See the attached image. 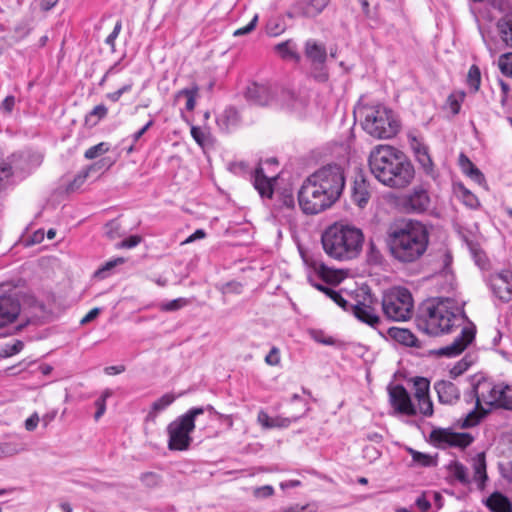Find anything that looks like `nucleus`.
Instances as JSON below:
<instances>
[{
  "label": "nucleus",
  "mask_w": 512,
  "mask_h": 512,
  "mask_svg": "<svg viewBox=\"0 0 512 512\" xmlns=\"http://www.w3.org/2000/svg\"><path fill=\"white\" fill-rule=\"evenodd\" d=\"M346 184L344 168L327 164L308 176L298 191V203L307 215L319 214L332 207L341 197Z\"/></svg>",
  "instance_id": "1"
},
{
  "label": "nucleus",
  "mask_w": 512,
  "mask_h": 512,
  "mask_svg": "<svg viewBox=\"0 0 512 512\" xmlns=\"http://www.w3.org/2000/svg\"><path fill=\"white\" fill-rule=\"evenodd\" d=\"M465 301L452 297H434L427 300L416 317L417 328L427 335L448 334L468 320Z\"/></svg>",
  "instance_id": "2"
},
{
  "label": "nucleus",
  "mask_w": 512,
  "mask_h": 512,
  "mask_svg": "<svg viewBox=\"0 0 512 512\" xmlns=\"http://www.w3.org/2000/svg\"><path fill=\"white\" fill-rule=\"evenodd\" d=\"M368 166L373 176L390 188H405L415 176V169L408 157L390 145H377L369 154Z\"/></svg>",
  "instance_id": "3"
},
{
  "label": "nucleus",
  "mask_w": 512,
  "mask_h": 512,
  "mask_svg": "<svg viewBox=\"0 0 512 512\" xmlns=\"http://www.w3.org/2000/svg\"><path fill=\"white\" fill-rule=\"evenodd\" d=\"M430 234L422 222L402 221L387 232V246L391 257L401 264L417 262L426 253Z\"/></svg>",
  "instance_id": "4"
},
{
  "label": "nucleus",
  "mask_w": 512,
  "mask_h": 512,
  "mask_svg": "<svg viewBox=\"0 0 512 512\" xmlns=\"http://www.w3.org/2000/svg\"><path fill=\"white\" fill-rule=\"evenodd\" d=\"M468 389L464 390V401L474 404L461 423L462 428L476 426L492 407H497L501 383H495L482 374H474L466 378Z\"/></svg>",
  "instance_id": "5"
},
{
  "label": "nucleus",
  "mask_w": 512,
  "mask_h": 512,
  "mask_svg": "<svg viewBox=\"0 0 512 512\" xmlns=\"http://www.w3.org/2000/svg\"><path fill=\"white\" fill-rule=\"evenodd\" d=\"M364 241L360 229L348 225L334 224L328 227L321 237L325 253L339 261H348L356 258Z\"/></svg>",
  "instance_id": "6"
},
{
  "label": "nucleus",
  "mask_w": 512,
  "mask_h": 512,
  "mask_svg": "<svg viewBox=\"0 0 512 512\" xmlns=\"http://www.w3.org/2000/svg\"><path fill=\"white\" fill-rule=\"evenodd\" d=\"M205 412L210 415H220L210 404L206 406L192 407L167 426V434L169 437L168 448L170 450L186 451L189 449L192 442L190 433L195 429V421Z\"/></svg>",
  "instance_id": "7"
},
{
  "label": "nucleus",
  "mask_w": 512,
  "mask_h": 512,
  "mask_svg": "<svg viewBox=\"0 0 512 512\" xmlns=\"http://www.w3.org/2000/svg\"><path fill=\"white\" fill-rule=\"evenodd\" d=\"M363 129L372 137L389 139L399 131V121L393 111L383 105L366 107L364 109Z\"/></svg>",
  "instance_id": "8"
},
{
  "label": "nucleus",
  "mask_w": 512,
  "mask_h": 512,
  "mask_svg": "<svg viewBox=\"0 0 512 512\" xmlns=\"http://www.w3.org/2000/svg\"><path fill=\"white\" fill-rule=\"evenodd\" d=\"M382 311L387 319L401 322L408 320L412 315L413 298L408 289L394 287L383 293Z\"/></svg>",
  "instance_id": "9"
},
{
  "label": "nucleus",
  "mask_w": 512,
  "mask_h": 512,
  "mask_svg": "<svg viewBox=\"0 0 512 512\" xmlns=\"http://www.w3.org/2000/svg\"><path fill=\"white\" fill-rule=\"evenodd\" d=\"M471 467L473 476H469L468 468L461 462L451 461L447 470L454 479L463 486H469L474 483L477 489L483 491L488 481L486 455L484 452L477 453L471 458Z\"/></svg>",
  "instance_id": "10"
},
{
  "label": "nucleus",
  "mask_w": 512,
  "mask_h": 512,
  "mask_svg": "<svg viewBox=\"0 0 512 512\" xmlns=\"http://www.w3.org/2000/svg\"><path fill=\"white\" fill-rule=\"evenodd\" d=\"M474 441L470 433H456L450 429L436 428L430 433V442L439 449L448 447L466 448Z\"/></svg>",
  "instance_id": "11"
},
{
  "label": "nucleus",
  "mask_w": 512,
  "mask_h": 512,
  "mask_svg": "<svg viewBox=\"0 0 512 512\" xmlns=\"http://www.w3.org/2000/svg\"><path fill=\"white\" fill-rule=\"evenodd\" d=\"M476 326L468 318L461 326L460 334L448 345L441 347L437 354L446 357H455L460 355L475 339Z\"/></svg>",
  "instance_id": "12"
},
{
  "label": "nucleus",
  "mask_w": 512,
  "mask_h": 512,
  "mask_svg": "<svg viewBox=\"0 0 512 512\" xmlns=\"http://www.w3.org/2000/svg\"><path fill=\"white\" fill-rule=\"evenodd\" d=\"M476 326L468 318L461 326L460 334L448 345L441 347L437 354L446 357H455L460 355L475 339Z\"/></svg>",
  "instance_id": "13"
},
{
  "label": "nucleus",
  "mask_w": 512,
  "mask_h": 512,
  "mask_svg": "<svg viewBox=\"0 0 512 512\" xmlns=\"http://www.w3.org/2000/svg\"><path fill=\"white\" fill-rule=\"evenodd\" d=\"M476 326L468 318L461 326L460 334L448 345L441 347L437 354L446 357H455L460 355L475 339Z\"/></svg>",
  "instance_id": "14"
},
{
  "label": "nucleus",
  "mask_w": 512,
  "mask_h": 512,
  "mask_svg": "<svg viewBox=\"0 0 512 512\" xmlns=\"http://www.w3.org/2000/svg\"><path fill=\"white\" fill-rule=\"evenodd\" d=\"M339 307L346 312H351L359 321L369 325L372 328H377L381 323L379 315L376 313L375 308L365 303L357 301L350 303L344 299L340 294V298L334 301Z\"/></svg>",
  "instance_id": "15"
},
{
  "label": "nucleus",
  "mask_w": 512,
  "mask_h": 512,
  "mask_svg": "<svg viewBox=\"0 0 512 512\" xmlns=\"http://www.w3.org/2000/svg\"><path fill=\"white\" fill-rule=\"evenodd\" d=\"M339 307L346 312H351L359 321L369 325L372 328H377L381 323L379 315L376 313L375 308L365 303L357 301L350 303L344 299L340 294V298L334 301Z\"/></svg>",
  "instance_id": "16"
},
{
  "label": "nucleus",
  "mask_w": 512,
  "mask_h": 512,
  "mask_svg": "<svg viewBox=\"0 0 512 512\" xmlns=\"http://www.w3.org/2000/svg\"><path fill=\"white\" fill-rule=\"evenodd\" d=\"M433 387L441 404L454 405L460 399L461 390L468 389V383L466 379L457 382L452 379H441L437 380Z\"/></svg>",
  "instance_id": "17"
},
{
  "label": "nucleus",
  "mask_w": 512,
  "mask_h": 512,
  "mask_svg": "<svg viewBox=\"0 0 512 512\" xmlns=\"http://www.w3.org/2000/svg\"><path fill=\"white\" fill-rule=\"evenodd\" d=\"M314 270L315 273L308 276V282L324 294L330 286H336L342 281V276L337 270H332L323 263H314Z\"/></svg>",
  "instance_id": "18"
},
{
  "label": "nucleus",
  "mask_w": 512,
  "mask_h": 512,
  "mask_svg": "<svg viewBox=\"0 0 512 512\" xmlns=\"http://www.w3.org/2000/svg\"><path fill=\"white\" fill-rule=\"evenodd\" d=\"M430 202L427 190L415 187L400 198L399 205L406 213L421 214L428 210Z\"/></svg>",
  "instance_id": "19"
},
{
  "label": "nucleus",
  "mask_w": 512,
  "mask_h": 512,
  "mask_svg": "<svg viewBox=\"0 0 512 512\" xmlns=\"http://www.w3.org/2000/svg\"><path fill=\"white\" fill-rule=\"evenodd\" d=\"M278 92V86L271 84H250L245 93L246 99L258 106H273L278 104V100H275V94Z\"/></svg>",
  "instance_id": "20"
},
{
  "label": "nucleus",
  "mask_w": 512,
  "mask_h": 512,
  "mask_svg": "<svg viewBox=\"0 0 512 512\" xmlns=\"http://www.w3.org/2000/svg\"><path fill=\"white\" fill-rule=\"evenodd\" d=\"M389 402L396 413L415 416L417 409L413 404L410 394L401 384L389 385L388 388Z\"/></svg>",
  "instance_id": "21"
},
{
  "label": "nucleus",
  "mask_w": 512,
  "mask_h": 512,
  "mask_svg": "<svg viewBox=\"0 0 512 512\" xmlns=\"http://www.w3.org/2000/svg\"><path fill=\"white\" fill-rule=\"evenodd\" d=\"M304 48L306 58L311 62L315 69H319V73L315 74L314 77L318 81H326L328 75L323 71V67L327 59L325 45L318 43L314 39H308L305 42Z\"/></svg>",
  "instance_id": "22"
},
{
  "label": "nucleus",
  "mask_w": 512,
  "mask_h": 512,
  "mask_svg": "<svg viewBox=\"0 0 512 512\" xmlns=\"http://www.w3.org/2000/svg\"><path fill=\"white\" fill-rule=\"evenodd\" d=\"M330 0H297L287 12L289 18H315L329 5Z\"/></svg>",
  "instance_id": "23"
},
{
  "label": "nucleus",
  "mask_w": 512,
  "mask_h": 512,
  "mask_svg": "<svg viewBox=\"0 0 512 512\" xmlns=\"http://www.w3.org/2000/svg\"><path fill=\"white\" fill-rule=\"evenodd\" d=\"M489 285L493 294L502 302L512 300V272L502 270L490 276Z\"/></svg>",
  "instance_id": "24"
},
{
  "label": "nucleus",
  "mask_w": 512,
  "mask_h": 512,
  "mask_svg": "<svg viewBox=\"0 0 512 512\" xmlns=\"http://www.w3.org/2000/svg\"><path fill=\"white\" fill-rule=\"evenodd\" d=\"M20 312V303L13 293L3 291L0 287V327L13 322Z\"/></svg>",
  "instance_id": "25"
},
{
  "label": "nucleus",
  "mask_w": 512,
  "mask_h": 512,
  "mask_svg": "<svg viewBox=\"0 0 512 512\" xmlns=\"http://www.w3.org/2000/svg\"><path fill=\"white\" fill-rule=\"evenodd\" d=\"M371 197V187L366 176L362 171H359L352 182L351 186V199L352 201L363 208L367 205Z\"/></svg>",
  "instance_id": "26"
},
{
  "label": "nucleus",
  "mask_w": 512,
  "mask_h": 512,
  "mask_svg": "<svg viewBox=\"0 0 512 512\" xmlns=\"http://www.w3.org/2000/svg\"><path fill=\"white\" fill-rule=\"evenodd\" d=\"M410 147L413 151L416 161L423 169L425 174L434 177V163L429 154V148L417 137H410Z\"/></svg>",
  "instance_id": "27"
},
{
  "label": "nucleus",
  "mask_w": 512,
  "mask_h": 512,
  "mask_svg": "<svg viewBox=\"0 0 512 512\" xmlns=\"http://www.w3.org/2000/svg\"><path fill=\"white\" fill-rule=\"evenodd\" d=\"M253 185L262 198H271L273 195V185L271 178H268L262 167H257L253 174Z\"/></svg>",
  "instance_id": "28"
},
{
  "label": "nucleus",
  "mask_w": 512,
  "mask_h": 512,
  "mask_svg": "<svg viewBox=\"0 0 512 512\" xmlns=\"http://www.w3.org/2000/svg\"><path fill=\"white\" fill-rule=\"evenodd\" d=\"M484 504L491 512H512L511 501L501 492H493Z\"/></svg>",
  "instance_id": "29"
},
{
  "label": "nucleus",
  "mask_w": 512,
  "mask_h": 512,
  "mask_svg": "<svg viewBox=\"0 0 512 512\" xmlns=\"http://www.w3.org/2000/svg\"><path fill=\"white\" fill-rule=\"evenodd\" d=\"M239 114L233 107L226 108L222 113L216 117V123L219 129L223 132H229L235 128L239 123Z\"/></svg>",
  "instance_id": "30"
},
{
  "label": "nucleus",
  "mask_w": 512,
  "mask_h": 512,
  "mask_svg": "<svg viewBox=\"0 0 512 512\" xmlns=\"http://www.w3.org/2000/svg\"><path fill=\"white\" fill-rule=\"evenodd\" d=\"M389 336L400 344L408 347H418V339L408 329L391 327L388 329Z\"/></svg>",
  "instance_id": "31"
},
{
  "label": "nucleus",
  "mask_w": 512,
  "mask_h": 512,
  "mask_svg": "<svg viewBox=\"0 0 512 512\" xmlns=\"http://www.w3.org/2000/svg\"><path fill=\"white\" fill-rule=\"evenodd\" d=\"M275 50L284 60H292L296 63H299L301 60V56L297 51V45L291 39L277 44Z\"/></svg>",
  "instance_id": "32"
},
{
  "label": "nucleus",
  "mask_w": 512,
  "mask_h": 512,
  "mask_svg": "<svg viewBox=\"0 0 512 512\" xmlns=\"http://www.w3.org/2000/svg\"><path fill=\"white\" fill-rule=\"evenodd\" d=\"M406 450L412 457L411 466L433 467L437 465L436 459L430 454L419 452L411 447H407Z\"/></svg>",
  "instance_id": "33"
},
{
  "label": "nucleus",
  "mask_w": 512,
  "mask_h": 512,
  "mask_svg": "<svg viewBox=\"0 0 512 512\" xmlns=\"http://www.w3.org/2000/svg\"><path fill=\"white\" fill-rule=\"evenodd\" d=\"M275 100H278V104H274L275 107L294 109L296 108L297 98L295 94L288 89L278 87V92L275 94Z\"/></svg>",
  "instance_id": "34"
},
{
  "label": "nucleus",
  "mask_w": 512,
  "mask_h": 512,
  "mask_svg": "<svg viewBox=\"0 0 512 512\" xmlns=\"http://www.w3.org/2000/svg\"><path fill=\"white\" fill-rule=\"evenodd\" d=\"M497 31L505 46L512 47V17H504L497 22Z\"/></svg>",
  "instance_id": "35"
},
{
  "label": "nucleus",
  "mask_w": 512,
  "mask_h": 512,
  "mask_svg": "<svg viewBox=\"0 0 512 512\" xmlns=\"http://www.w3.org/2000/svg\"><path fill=\"white\" fill-rule=\"evenodd\" d=\"M175 401V396L171 393L164 394L159 399L154 401L151 406V410L147 415L148 419L154 418L160 411L165 410Z\"/></svg>",
  "instance_id": "36"
},
{
  "label": "nucleus",
  "mask_w": 512,
  "mask_h": 512,
  "mask_svg": "<svg viewBox=\"0 0 512 512\" xmlns=\"http://www.w3.org/2000/svg\"><path fill=\"white\" fill-rule=\"evenodd\" d=\"M498 398L497 407L512 410V387L501 383Z\"/></svg>",
  "instance_id": "37"
},
{
  "label": "nucleus",
  "mask_w": 512,
  "mask_h": 512,
  "mask_svg": "<svg viewBox=\"0 0 512 512\" xmlns=\"http://www.w3.org/2000/svg\"><path fill=\"white\" fill-rule=\"evenodd\" d=\"M467 85L472 92H477L481 84V72L477 65H472L467 74Z\"/></svg>",
  "instance_id": "38"
},
{
  "label": "nucleus",
  "mask_w": 512,
  "mask_h": 512,
  "mask_svg": "<svg viewBox=\"0 0 512 512\" xmlns=\"http://www.w3.org/2000/svg\"><path fill=\"white\" fill-rule=\"evenodd\" d=\"M430 383L426 378L416 377L414 379L415 398L416 400L430 397L429 396Z\"/></svg>",
  "instance_id": "39"
},
{
  "label": "nucleus",
  "mask_w": 512,
  "mask_h": 512,
  "mask_svg": "<svg viewBox=\"0 0 512 512\" xmlns=\"http://www.w3.org/2000/svg\"><path fill=\"white\" fill-rule=\"evenodd\" d=\"M197 95H198V87L194 86L193 88H190V89L185 88V89L180 90L177 93V98H179L181 96H185L186 97V109L188 111H192L196 105Z\"/></svg>",
  "instance_id": "40"
},
{
  "label": "nucleus",
  "mask_w": 512,
  "mask_h": 512,
  "mask_svg": "<svg viewBox=\"0 0 512 512\" xmlns=\"http://www.w3.org/2000/svg\"><path fill=\"white\" fill-rule=\"evenodd\" d=\"M24 347L21 340H15L13 343H6L0 346V357L7 358L19 353Z\"/></svg>",
  "instance_id": "41"
},
{
  "label": "nucleus",
  "mask_w": 512,
  "mask_h": 512,
  "mask_svg": "<svg viewBox=\"0 0 512 512\" xmlns=\"http://www.w3.org/2000/svg\"><path fill=\"white\" fill-rule=\"evenodd\" d=\"M441 259H442V273L447 278V280L450 282V287L452 288L454 277H453L452 273L449 271V267H450V265L452 263V259H453L452 254L450 253L449 250L444 249L441 254Z\"/></svg>",
  "instance_id": "42"
},
{
  "label": "nucleus",
  "mask_w": 512,
  "mask_h": 512,
  "mask_svg": "<svg viewBox=\"0 0 512 512\" xmlns=\"http://www.w3.org/2000/svg\"><path fill=\"white\" fill-rule=\"evenodd\" d=\"M32 31V19L25 18L16 24L14 33L19 39H23Z\"/></svg>",
  "instance_id": "43"
},
{
  "label": "nucleus",
  "mask_w": 512,
  "mask_h": 512,
  "mask_svg": "<svg viewBox=\"0 0 512 512\" xmlns=\"http://www.w3.org/2000/svg\"><path fill=\"white\" fill-rule=\"evenodd\" d=\"M112 395L111 390L106 389L102 395L95 401L97 411L95 412L94 418L98 421L106 411V400Z\"/></svg>",
  "instance_id": "44"
},
{
  "label": "nucleus",
  "mask_w": 512,
  "mask_h": 512,
  "mask_svg": "<svg viewBox=\"0 0 512 512\" xmlns=\"http://www.w3.org/2000/svg\"><path fill=\"white\" fill-rule=\"evenodd\" d=\"M383 255L376 245L371 242L367 251V262L370 265H381L383 263Z\"/></svg>",
  "instance_id": "45"
},
{
  "label": "nucleus",
  "mask_w": 512,
  "mask_h": 512,
  "mask_svg": "<svg viewBox=\"0 0 512 512\" xmlns=\"http://www.w3.org/2000/svg\"><path fill=\"white\" fill-rule=\"evenodd\" d=\"M498 67L500 71L512 78V53H505L499 57Z\"/></svg>",
  "instance_id": "46"
},
{
  "label": "nucleus",
  "mask_w": 512,
  "mask_h": 512,
  "mask_svg": "<svg viewBox=\"0 0 512 512\" xmlns=\"http://www.w3.org/2000/svg\"><path fill=\"white\" fill-rule=\"evenodd\" d=\"M418 411L424 417H431L434 413L433 403L430 397L418 399Z\"/></svg>",
  "instance_id": "47"
},
{
  "label": "nucleus",
  "mask_w": 512,
  "mask_h": 512,
  "mask_svg": "<svg viewBox=\"0 0 512 512\" xmlns=\"http://www.w3.org/2000/svg\"><path fill=\"white\" fill-rule=\"evenodd\" d=\"M222 294H240L242 293V284L238 281H230L217 287Z\"/></svg>",
  "instance_id": "48"
},
{
  "label": "nucleus",
  "mask_w": 512,
  "mask_h": 512,
  "mask_svg": "<svg viewBox=\"0 0 512 512\" xmlns=\"http://www.w3.org/2000/svg\"><path fill=\"white\" fill-rule=\"evenodd\" d=\"M188 304V300L185 298H177L166 303H162L160 308L162 311H177Z\"/></svg>",
  "instance_id": "49"
},
{
  "label": "nucleus",
  "mask_w": 512,
  "mask_h": 512,
  "mask_svg": "<svg viewBox=\"0 0 512 512\" xmlns=\"http://www.w3.org/2000/svg\"><path fill=\"white\" fill-rule=\"evenodd\" d=\"M109 149L108 145L104 142H101L97 145H94L86 150L85 152V158L87 159H94L98 157L99 155L107 152Z\"/></svg>",
  "instance_id": "50"
},
{
  "label": "nucleus",
  "mask_w": 512,
  "mask_h": 512,
  "mask_svg": "<svg viewBox=\"0 0 512 512\" xmlns=\"http://www.w3.org/2000/svg\"><path fill=\"white\" fill-rule=\"evenodd\" d=\"M469 364L465 361V359H462L459 361L456 365H454L450 371V379L457 382V380H460L459 377L463 374L464 371L467 370Z\"/></svg>",
  "instance_id": "51"
},
{
  "label": "nucleus",
  "mask_w": 512,
  "mask_h": 512,
  "mask_svg": "<svg viewBox=\"0 0 512 512\" xmlns=\"http://www.w3.org/2000/svg\"><path fill=\"white\" fill-rule=\"evenodd\" d=\"M58 2L59 0H33L30 7L33 10L39 9L43 12H47L51 10Z\"/></svg>",
  "instance_id": "52"
},
{
  "label": "nucleus",
  "mask_w": 512,
  "mask_h": 512,
  "mask_svg": "<svg viewBox=\"0 0 512 512\" xmlns=\"http://www.w3.org/2000/svg\"><path fill=\"white\" fill-rule=\"evenodd\" d=\"M121 29H122V22H121V20H118L115 23L113 31L105 39V43L111 47L113 52L115 51V41H116L117 37L119 36Z\"/></svg>",
  "instance_id": "53"
},
{
  "label": "nucleus",
  "mask_w": 512,
  "mask_h": 512,
  "mask_svg": "<svg viewBox=\"0 0 512 512\" xmlns=\"http://www.w3.org/2000/svg\"><path fill=\"white\" fill-rule=\"evenodd\" d=\"M142 241V237L139 235H131L127 237L126 239L122 240L120 243L117 244L118 248L121 249H131L139 245Z\"/></svg>",
  "instance_id": "54"
},
{
  "label": "nucleus",
  "mask_w": 512,
  "mask_h": 512,
  "mask_svg": "<svg viewBox=\"0 0 512 512\" xmlns=\"http://www.w3.org/2000/svg\"><path fill=\"white\" fill-rule=\"evenodd\" d=\"M140 480L145 486L154 487L158 485L160 477L154 472H145L141 474Z\"/></svg>",
  "instance_id": "55"
},
{
  "label": "nucleus",
  "mask_w": 512,
  "mask_h": 512,
  "mask_svg": "<svg viewBox=\"0 0 512 512\" xmlns=\"http://www.w3.org/2000/svg\"><path fill=\"white\" fill-rule=\"evenodd\" d=\"M257 22H258V15L255 14L253 16V18L251 19V21L247 25L236 29L234 31L233 35L235 37H238V36L249 34L250 32H252L255 29Z\"/></svg>",
  "instance_id": "56"
},
{
  "label": "nucleus",
  "mask_w": 512,
  "mask_h": 512,
  "mask_svg": "<svg viewBox=\"0 0 512 512\" xmlns=\"http://www.w3.org/2000/svg\"><path fill=\"white\" fill-rule=\"evenodd\" d=\"M16 99L14 96L9 95L1 102L0 111L5 115H10L14 109Z\"/></svg>",
  "instance_id": "57"
},
{
  "label": "nucleus",
  "mask_w": 512,
  "mask_h": 512,
  "mask_svg": "<svg viewBox=\"0 0 512 512\" xmlns=\"http://www.w3.org/2000/svg\"><path fill=\"white\" fill-rule=\"evenodd\" d=\"M258 422L264 427V428H274L279 426L276 419L270 418V416L264 412L260 411L258 413Z\"/></svg>",
  "instance_id": "58"
},
{
  "label": "nucleus",
  "mask_w": 512,
  "mask_h": 512,
  "mask_svg": "<svg viewBox=\"0 0 512 512\" xmlns=\"http://www.w3.org/2000/svg\"><path fill=\"white\" fill-rule=\"evenodd\" d=\"M310 335L316 342L324 345H334L335 343V340L332 337H326L320 330H312Z\"/></svg>",
  "instance_id": "59"
},
{
  "label": "nucleus",
  "mask_w": 512,
  "mask_h": 512,
  "mask_svg": "<svg viewBox=\"0 0 512 512\" xmlns=\"http://www.w3.org/2000/svg\"><path fill=\"white\" fill-rule=\"evenodd\" d=\"M274 494V488L271 485H264L256 487L253 491V495L256 498H268Z\"/></svg>",
  "instance_id": "60"
},
{
  "label": "nucleus",
  "mask_w": 512,
  "mask_h": 512,
  "mask_svg": "<svg viewBox=\"0 0 512 512\" xmlns=\"http://www.w3.org/2000/svg\"><path fill=\"white\" fill-rule=\"evenodd\" d=\"M265 362L270 366H277L280 363V350L277 347H272L265 357Z\"/></svg>",
  "instance_id": "61"
},
{
  "label": "nucleus",
  "mask_w": 512,
  "mask_h": 512,
  "mask_svg": "<svg viewBox=\"0 0 512 512\" xmlns=\"http://www.w3.org/2000/svg\"><path fill=\"white\" fill-rule=\"evenodd\" d=\"M88 176V171L78 174L74 180L68 185L67 190L70 192L78 189L86 180Z\"/></svg>",
  "instance_id": "62"
},
{
  "label": "nucleus",
  "mask_w": 512,
  "mask_h": 512,
  "mask_svg": "<svg viewBox=\"0 0 512 512\" xmlns=\"http://www.w3.org/2000/svg\"><path fill=\"white\" fill-rule=\"evenodd\" d=\"M280 202H281L282 207H285L288 209H292L295 206V201H294V197H293L292 193L287 192V191L282 193V195L280 197Z\"/></svg>",
  "instance_id": "63"
},
{
  "label": "nucleus",
  "mask_w": 512,
  "mask_h": 512,
  "mask_svg": "<svg viewBox=\"0 0 512 512\" xmlns=\"http://www.w3.org/2000/svg\"><path fill=\"white\" fill-rule=\"evenodd\" d=\"M459 164L465 174L469 173V171L475 167L472 161L463 153L459 156Z\"/></svg>",
  "instance_id": "64"
}]
</instances>
